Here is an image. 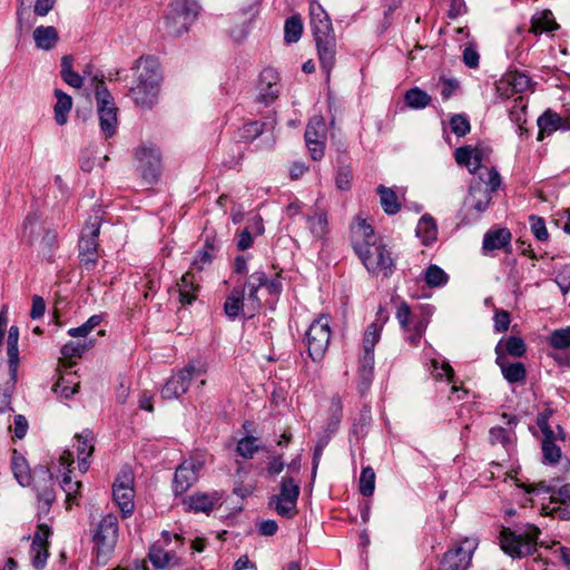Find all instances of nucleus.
<instances>
[{"label":"nucleus","instance_id":"11","mask_svg":"<svg viewBox=\"0 0 570 570\" xmlns=\"http://www.w3.org/2000/svg\"><path fill=\"white\" fill-rule=\"evenodd\" d=\"M238 287H244V292L247 289V299L253 309L256 311L262 307V302L258 297L259 288L265 287L267 293L274 297H278L283 291L281 281L277 277L268 278L264 271L254 272Z\"/></svg>","mask_w":570,"mask_h":570},{"label":"nucleus","instance_id":"21","mask_svg":"<svg viewBox=\"0 0 570 570\" xmlns=\"http://www.w3.org/2000/svg\"><path fill=\"white\" fill-rule=\"evenodd\" d=\"M223 494L218 491L213 492H195L184 498L183 503L187 505L188 511L195 513L209 514L216 507L222 504Z\"/></svg>","mask_w":570,"mask_h":570},{"label":"nucleus","instance_id":"41","mask_svg":"<svg viewBox=\"0 0 570 570\" xmlns=\"http://www.w3.org/2000/svg\"><path fill=\"white\" fill-rule=\"evenodd\" d=\"M18 381V371L9 372V377L4 382L3 391L0 392V413H4L7 411H13L11 407V397L12 393L16 390Z\"/></svg>","mask_w":570,"mask_h":570},{"label":"nucleus","instance_id":"9","mask_svg":"<svg viewBox=\"0 0 570 570\" xmlns=\"http://www.w3.org/2000/svg\"><path fill=\"white\" fill-rule=\"evenodd\" d=\"M95 96L98 106L100 130L105 138H110L116 134L118 128V109L115 106L114 98L104 81H100L96 86Z\"/></svg>","mask_w":570,"mask_h":570},{"label":"nucleus","instance_id":"40","mask_svg":"<svg viewBox=\"0 0 570 570\" xmlns=\"http://www.w3.org/2000/svg\"><path fill=\"white\" fill-rule=\"evenodd\" d=\"M303 33V21L299 14H293L285 20L284 40L286 43L297 42Z\"/></svg>","mask_w":570,"mask_h":570},{"label":"nucleus","instance_id":"19","mask_svg":"<svg viewBox=\"0 0 570 570\" xmlns=\"http://www.w3.org/2000/svg\"><path fill=\"white\" fill-rule=\"evenodd\" d=\"M279 95V75L274 68H265L258 80V95L256 100L265 106L272 105Z\"/></svg>","mask_w":570,"mask_h":570},{"label":"nucleus","instance_id":"63","mask_svg":"<svg viewBox=\"0 0 570 570\" xmlns=\"http://www.w3.org/2000/svg\"><path fill=\"white\" fill-rule=\"evenodd\" d=\"M489 441L492 445L502 444L507 446L510 442L508 431L502 426H493L489 431Z\"/></svg>","mask_w":570,"mask_h":570},{"label":"nucleus","instance_id":"53","mask_svg":"<svg viewBox=\"0 0 570 570\" xmlns=\"http://www.w3.org/2000/svg\"><path fill=\"white\" fill-rule=\"evenodd\" d=\"M256 441L257 439L255 436H245L240 439L237 443V453L244 459H252L259 449H263L257 445Z\"/></svg>","mask_w":570,"mask_h":570},{"label":"nucleus","instance_id":"49","mask_svg":"<svg viewBox=\"0 0 570 570\" xmlns=\"http://www.w3.org/2000/svg\"><path fill=\"white\" fill-rule=\"evenodd\" d=\"M358 490L363 497H371L375 490V472L371 466H364L361 471Z\"/></svg>","mask_w":570,"mask_h":570},{"label":"nucleus","instance_id":"43","mask_svg":"<svg viewBox=\"0 0 570 570\" xmlns=\"http://www.w3.org/2000/svg\"><path fill=\"white\" fill-rule=\"evenodd\" d=\"M371 421V410L367 406H364L353 421L351 434L356 439L363 438L367 433V428L370 426Z\"/></svg>","mask_w":570,"mask_h":570},{"label":"nucleus","instance_id":"51","mask_svg":"<svg viewBox=\"0 0 570 570\" xmlns=\"http://www.w3.org/2000/svg\"><path fill=\"white\" fill-rule=\"evenodd\" d=\"M544 492L551 494V502H558L563 505L570 504V483H566L558 489L540 484Z\"/></svg>","mask_w":570,"mask_h":570},{"label":"nucleus","instance_id":"30","mask_svg":"<svg viewBox=\"0 0 570 570\" xmlns=\"http://www.w3.org/2000/svg\"><path fill=\"white\" fill-rule=\"evenodd\" d=\"M373 370H374V352L373 351H363V355L360 358L358 365V376L360 384L358 389L363 393L368 389L372 379H373Z\"/></svg>","mask_w":570,"mask_h":570},{"label":"nucleus","instance_id":"8","mask_svg":"<svg viewBox=\"0 0 570 570\" xmlns=\"http://www.w3.org/2000/svg\"><path fill=\"white\" fill-rule=\"evenodd\" d=\"M330 321V316L321 315L312 322L306 331L307 352L314 362L321 361L327 351L331 338Z\"/></svg>","mask_w":570,"mask_h":570},{"label":"nucleus","instance_id":"46","mask_svg":"<svg viewBox=\"0 0 570 570\" xmlns=\"http://www.w3.org/2000/svg\"><path fill=\"white\" fill-rule=\"evenodd\" d=\"M543 463L557 464L561 459V449L556 444V434L553 438L542 439Z\"/></svg>","mask_w":570,"mask_h":570},{"label":"nucleus","instance_id":"55","mask_svg":"<svg viewBox=\"0 0 570 570\" xmlns=\"http://www.w3.org/2000/svg\"><path fill=\"white\" fill-rule=\"evenodd\" d=\"M450 127L452 132L458 137L465 136L471 129L469 118L465 115L461 114H456L451 117Z\"/></svg>","mask_w":570,"mask_h":570},{"label":"nucleus","instance_id":"6","mask_svg":"<svg viewBox=\"0 0 570 570\" xmlns=\"http://www.w3.org/2000/svg\"><path fill=\"white\" fill-rule=\"evenodd\" d=\"M204 465L205 455L196 452L176 468L171 484L175 497L183 495L198 481Z\"/></svg>","mask_w":570,"mask_h":570},{"label":"nucleus","instance_id":"35","mask_svg":"<svg viewBox=\"0 0 570 570\" xmlns=\"http://www.w3.org/2000/svg\"><path fill=\"white\" fill-rule=\"evenodd\" d=\"M57 102L55 105V120L58 125L62 126L68 120V114L72 107V99L69 95L60 89L55 90Z\"/></svg>","mask_w":570,"mask_h":570},{"label":"nucleus","instance_id":"39","mask_svg":"<svg viewBox=\"0 0 570 570\" xmlns=\"http://www.w3.org/2000/svg\"><path fill=\"white\" fill-rule=\"evenodd\" d=\"M404 102L412 109H423L432 102V97L424 90L414 87L404 95Z\"/></svg>","mask_w":570,"mask_h":570},{"label":"nucleus","instance_id":"10","mask_svg":"<svg viewBox=\"0 0 570 570\" xmlns=\"http://www.w3.org/2000/svg\"><path fill=\"white\" fill-rule=\"evenodd\" d=\"M118 518L108 513L91 530V539L97 549V554H109L114 551L118 540Z\"/></svg>","mask_w":570,"mask_h":570},{"label":"nucleus","instance_id":"7","mask_svg":"<svg viewBox=\"0 0 570 570\" xmlns=\"http://www.w3.org/2000/svg\"><path fill=\"white\" fill-rule=\"evenodd\" d=\"M101 218L96 215L86 223L78 243L79 261L86 269H92L98 261V237Z\"/></svg>","mask_w":570,"mask_h":570},{"label":"nucleus","instance_id":"47","mask_svg":"<svg viewBox=\"0 0 570 570\" xmlns=\"http://www.w3.org/2000/svg\"><path fill=\"white\" fill-rule=\"evenodd\" d=\"M502 348L508 357V355L513 357H522L527 352V346L524 341L519 336H509L507 338H502Z\"/></svg>","mask_w":570,"mask_h":570},{"label":"nucleus","instance_id":"45","mask_svg":"<svg viewBox=\"0 0 570 570\" xmlns=\"http://www.w3.org/2000/svg\"><path fill=\"white\" fill-rule=\"evenodd\" d=\"M424 281L429 287H441L449 282V276L441 267L431 264L424 272Z\"/></svg>","mask_w":570,"mask_h":570},{"label":"nucleus","instance_id":"58","mask_svg":"<svg viewBox=\"0 0 570 570\" xmlns=\"http://www.w3.org/2000/svg\"><path fill=\"white\" fill-rule=\"evenodd\" d=\"M148 558L154 567L164 569L168 566L171 557L163 548L153 546L149 550Z\"/></svg>","mask_w":570,"mask_h":570},{"label":"nucleus","instance_id":"61","mask_svg":"<svg viewBox=\"0 0 570 570\" xmlns=\"http://www.w3.org/2000/svg\"><path fill=\"white\" fill-rule=\"evenodd\" d=\"M484 157V153L480 148H473V156H472V168H469L470 173L478 174L479 179H485L484 175H487L488 167L482 165V160Z\"/></svg>","mask_w":570,"mask_h":570},{"label":"nucleus","instance_id":"26","mask_svg":"<svg viewBox=\"0 0 570 570\" xmlns=\"http://www.w3.org/2000/svg\"><path fill=\"white\" fill-rule=\"evenodd\" d=\"M244 301V287L235 286L227 295L224 303V314L228 320L234 321L243 314Z\"/></svg>","mask_w":570,"mask_h":570},{"label":"nucleus","instance_id":"12","mask_svg":"<svg viewBox=\"0 0 570 570\" xmlns=\"http://www.w3.org/2000/svg\"><path fill=\"white\" fill-rule=\"evenodd\" d=\"M112 498L122 518H129L135 510L134 473L129 468L122 469L116 478L112 485Z\"/></svg>","mask_w":570,"mask_h":570},{"label":"nucleus","instance_id":"3","mask_svg":"<svg viewBox=\"0 0 570 570\" xmlns=\"http://www.w3.org/2000/svg\"><path fill=\"white\" fill-rule=\"evenodd\" d=\"M540 534L541 530L531 523L520 528L518 532L503 527L499 537L500 546L511 558L522 559L535 552Z\"/></svg>","mask_w":570,"mask_h":570},{"label":"nucleus","instance_id":"27","mask_svg":"<svg viewBox=\"0 0 570 570\" xmlns=\"http://www.w3.org/2000/svg\"><path fill=\"white\" fill-rule=\"evenodd\" d=\"M306 224L311 234L317 239H323L328 233V217L323 209H315L307 215Z\"/></svg>","mask_w":570,"mask_h":570},{"label":"nucleus","instance_id":"16","mask_svg":"<svg viewBox=\"0 0 570 570\" xmlns=\"http://www.w3.org/2000/svg\"><path fill=\"white\" fill-rule=\"evenodd\" d=\"M135 156L144 181L148 185L156 184L161 171V158L158 148L144 146L136 151Z\"/></svg>","mask_w":570,"mask_h":570},{"label":"nucleus","instance_id":"24","mask_svg":"<svg viewBox=\"0 0 570 570\" xmlns=\"http://www.w3.org/2000/svg\"><path fill=\"white\" fill-rule=\"evenodd\" d=\"M43 474L46 475L43 485H36L39 518L49 513L50 508L56 500L52 474L49 472V470L43 471Z\"/></svg>","mask_w":570,"mask_h":570},{"label":"nucleus","instance_id":"64","mask_svg":"<svg viewBox=\"0 0 570 570\" xmlns=\"http://www.w3.org/2000/svg\"><path fill=\"white\" fill-rule=\"evenodd\" d=\"M510 83L517 92H523L531 87L532 80L524 73L515 72L511 75Z\"/></svg>","mask_w":570,"mask_h":570},{"label":"nucleus","instance_id":"33","mask_svg":"<svg viewBox=\"0 0 570 570\" xmlns=\"http://www.w3.org/2000/svg\"><path fill=\"white\" fill-rule=\"evenodd\" d=\"M11 470L14 479L22 487H28L31 483V474L27 463V460L13 450L11 458Z\"/></svg>","mask_w":570,"mask_h":570},{"label":"nucleus","instance_id":"52","mask_svg":"<svg viewBox=\"0 0 570 570\" xmlns=\"http://www.w3.org/2000/svg\"><path fill=\"white\" fill-rule=\"evenodd\" d=\"M102 321L101 315L90 316L82 325L68 330V335L72 337H86Z\"/></svg>","mask_w":570,"mask_h":570},{"label":"nucleus","instance_id":"56","mask_svg":"<svg viewBox=\"0 0 570 570\" xmlns=\"http://www.w3.org/2000/svg\"><path fill=\"white\" fill-rule=\"evenodd\" d=\"M265 122L255 120L244 124L240 128V138L245 141H253L263 132Z\"/></svg>","mask_w":570,"mask_h":570},{"label":"nucleus","instance_id":"14","mask_svg":"<svg viewBox=\"0 0 570 570\" xmlns=\"http://www.w3.org/2000/svg\"><path fill=\"white\" fill-rule=\"evenodd\" d=\"M475 548V542L469 539L463 540L459 546L443 553L436 570H468Z\"/></svg>","mask_w":570,"mask_h":570},{"label":"nucleus","instance_id":"34","mask_svg":"<svg viewBox=\"0 0 570 570\" xmlns=\"http://www.w3.org/2000/svg\"><path fill=\"white\" fill-rule=\"evenodd\" d=\"M415 233L424 245L433 243L438 235L436 224L433 217L428 214L423 215L417 223Z\"/></svg>","mask_w":570,"mask_h":570},{"label":"nucleus","instance_id":"1","mask_svg":"<svg viewBox=\"0 0 570 570\" xmlns=\"http://www.w3.org/2000/svg\"><path fill=\"white\" fill-rule=\"evenodd\" d=\"M309 24L316 43L318 60L322 70L330 80L331 71L336 61V38L334 35L332 21L327 12L320 3L309 4Z\"/></svg>","mask_w":570,"mask_h":570},{"label":"nucleus","instance_id":"29","mask_svg":"<svg viewBox=\"0 0 570 570\" xmlns=\"http://www.w3.org/2000/svg\"><path fill=\"white\" fill-rule=\"evenodd\" d=\"M19 327L12 325L9 328L7 337V356H8V371L14 372L19 370L20 357H19Z\"/></svg>","mask_w":570,"mask_h":570},{"label":"nucleus","instance_id":"32","mask_svg":"<svg viewBox=\"0 0 570 570\" xmlns=\"http://www.w3.org/2000/svg\"><path fill=\"white\" fill-rule=\"evenodd\" d=\"M559 28L554 17L550 10H543L531 19L530 31L534 35H542L543 32H551Z\"/></svg>","mask_w":570,"mask_h":570},{"label":"nucleus","instance_id":"54","mask_svg":"<svg viewBox=\"0 0 570 570\" xmlns=\"http://www.w3.org/2000/svg\"><path fill=\"white\" fill-rule=\"evenodd\" d=\"M383 325H379L376 322L371 323L364 333L363 338V351H373L375 344L379 342Z\"/></svg>","mask_w":570,"mask_h":570},{"label":"nucleus","instance_id":"38","mask_svg":"<svg viewBox=\"0 0 570 570\" xmlns=\"http://www.w3.org/2000/svg\"><path fill=\"white\" fill-rule=\"evenodd\" d=\"M327 137V127L325 119L320 116H313L306 126L304 138L305 140H314V139H321L326 140Z\"/></svg>","mask_w":570,"mask_h":570},{"label":"nucleus","instance_id":"15","mask_svg":"<svg viewBox=\"0 0 570 570\" xmlns=\"http://www.w3.org/2000/svg\"><path fill=\"white\" fill-rule=\"evenodd\" d=\"M205 371L202 367H196L191 364L186 365L175 375L167 380L161 389V396L166 400L178 399L185 394L190 385L194 375H203Z\"/></svg>","mask_w":570,"mask_h":570},{"label":"nucleus","instance_id":"4","mask_svg":"<svg viewBox=\"0 0 570 570\" xmlns=\"http://www.w3.org/2000/svg\"><path fill=\"white\" fill-rule=\"evenodd\" d=\"M199 13L196 0H173L165 17V30L170 37H180L187 32Z\"/></svg>","mask_w":570,"mask_h":570},{"label":"nucleus","instance_id":"25","mask_svg":"<svg viewBox=\"0 0 570 570\" xmlns=\"http://www.w3.org/2000/svg\"><path fill=\"white\" fill-rule=\"evenodd\" d=\"M539 128L538 140H542L544 136L564 127L563 118L551 109H547L537 120Z\"/></svg>","mask_w":570,"mask_h":570},{"label":"nucleus","instance_id":"50","mask_svg":"<svg viewBox=\"0 0 570 570\" xmlns=\"http://www.w3.org/2000/svg\"><path fill=\"white\" fill-rule=\"evenodd\" d=\"M94 345L92 341L89 342H68L61 347V354L65 358L81 357V355L91 348Z\"/></svg>","mask_w":570,"mask_h":570},{"label":"nucleus","instance_id":"5","mask_svg":"<svg viewBox=\"0 0 570 570\" xmlns=\"http://www.w3.org/2000/svg\"><path fill=\"white\" fill-rule=\"evenodd\" d=\"M487 179H479L470 186L466 204L478 213H484L501 185V176L494 167L487 169Z\"/></svg>","mask_w":570,"mask_h":570},{"label":"nucleus","instance_id":"17","mask_svg":"<svg viewBox=\"0 0 570 570\" xmlns=\"http://www.w3.org/2000/svg\"><path fill=\"white\" fill-rule=\"evenodd\" d=\"M52 534L51 528L46 523H39L33 533L30 546V559L36 570H43L49 557V538Z\"/></svg>","mask_w":570,"mask_h":570},{"label":"nucleus","instance_id":"36","mask_svg":"<svg viewBox=\"0 0 570 570\" xmlns=\"http://www.w3.org/2000/svg\"><path fill=\"white\" fill-rule=\"evenodd\" d=\"M380 196V204L387 215H395L401 209L396 193L389 187L380 185L376 189Z\"/></svg>","mask_w":570,"mask_h":570},{"label":"nucleus","instance_id":"31","mask_svg":"<svg viewBox=\"0 0 570 570\" xmlns=\"http://www.w3.org/2000/svg\"><path fill=\"white\" fill-rule=\"evenodd\" d=\"M33 40L38 48L42 50H50L57 45L59 35L57 29L52 26H40L33 31Z\"/></svg>","mask_w":570,"mask_h":570},{"label":"nucleus","instance_id":"23","mask_svg":"<svg viewBox=\"0 0 570 570\" xmlns=\"http://www.w3.org/2000/svg\"><path fill=\"white\" fill-rule=\"evenodd\" d=\"M512 234L505 228L489 229L482 242V250L488 254L493 250L503 249L509 252L511 249Z\"/></svg>","mask_w":570,"mask_h":570},{"label":"nucleus","instance_id":"13","mask_svg":"<svg viewBox=\"0 0 570 570\" xmlns=\"http://www.w3.org/2000/svg\"><path fill=\"white\" fill-rule=\"evenodd\" d=\"M357 257L371 274H382L384 277H390L394 273V259L390 250L381 242L374 244L372 249H366L365 255H357Z\"/></svg>","mask_w":570,"mask_h":570},{"label":"nucleus","instance_id":"44","mask_svg":"<svg viewBox=\"0 0 570 570\" xmlns=\"http://www.w3.org/2000/svg\"><path fill=\"white\" fill-rule=\"evenodd\" d=\"M268 505L273 508L278 515L293 519L297 514V501H293L288 503L283 498L271 497L268 501Z\"/></svg>","mask_w":570,"mask_h":570},{"label":"nucleus","instance_id":"22","mask_svg":"<svg viewBox=\"0 0 570 570\" xmlns=\"http://www.w3.org/2000/svg\"><path fill=\"white\" fill-rule=\"evenodd\" d=\"M95 435L89 429L83 430L81 433L75 435V448L78 458V468L82 473H86L90 465V456L95 451Z\"/></svg>","mask_w":570,"mask_h":570},{"label":"nucleus","instance_id":"42","mask_svg":"<svg viewBox=\"0 0 570 570\" xmlns=\"http://www.w3.org/2000/svg\"><path fill=\"white\" fill-rule=\"evenodd\" d=\"M299 484L292 476H283L281 480L279 493L273 497L283 498L288 503L297 501L299 497Z\"/></svg>","mask_w":570,"mask_h":570},{"label":"nucleus","instance_id":"60","mask_svg":"<svg viewBox=\"0 0 570 570\" xmlns=\"http://www.w3.org/2000/svg\"><path fill=\"white\" fill-rule=\"evenodd\" d=\"M81 485L80 481H72L69 473L63 475L61 488L66 492L68 502L75 501Z\"/></svg>","mask_w":570,"mask_h":570},{"label":"nucleus","instance_id":"20","mask_svg":"<svg viewBox=\"0 0 570 570\" xmlns=\"http://www.w3.org/2000/svg\"><path fill=\"white\" fill-rule=\"evenodd\" d=\"M502 342L503 340H500L495 346V364L500 367L502 376L510 384L524 382L527 377L524 364L521 362H510L503 352Z\"/></svg>","mask_w":570,"mask_h":570},{"label":"nucleus","instance_id":"48","mask_svg":"<svg viewBox=\"0 0 570 570\" xmlns=\"http://www.w3.org/2000/svg\"><path fill=\"white\" fill-rule=\"evenodd\" d=\"M331 411V417L325 430L326 435L330 436L337 432L343 416L342 401L338 396L332 399Z\"/></svg>","mask_w":570,"mask_h":570},{"label":"nucleus","instance_id":"62","mask_svg":"<svg viewBox=\"0 0 570 570\" xmlns=\"http://www.w3.org/2000/svg\"><path fill=\"white\" fill-rule=\"evenodd\" d=\"M352 179L353 174L351 168L347 166L340 167L335 178L336 187L341 190H348L351 188Z\"/></svg>","mask_w":570,"mask_h":570},{"label":"nucleus","instance_id":"57","mask_svg":"<svg viewBox=\"0 0 570 570\" xmlns=\"http://www.w3.org/2000/svg\"><path fill=\"white\" fill-rule=\"evenodd\" d=\"M550 345L557 350H567L570 346V326L553 331Z\"/></svg>","mask_w":570,"mask_h":570},{"label":"nucleus","instance_id":"37","mask_svg":"<svg viewBox=\"0 0 570 570\" xmlns=\"http://www.w3.org/2000/svg\"><path fill=\"white\" fill-rule=\"evenodd\" d=\"M72 62H73L72 56H70V55L63 56L61 58V71H60V73H61L62 80L67 85L73 87V88L79 89L83 85V79H82V77L78 72L73 71Z\"/></svg>","mask_w":570,"mask_h":570},{"label":"nucleus","instance_id":"2","mask_svg":"<svg viewBox=\"0 0 570 570\" xmlns=\"http://www.w3.org/2000/svg\"><path fill=\"white\" fill-rule=\"evenodd\" d=\"M131 69L136 70V81L129 96L137 106L150 109L158 101L163 79L159 62L151 56L140 57Z\"/></svg>","mask_w":570,"mask_h":570},{"label":"nucleus","instance_id":"28","mask_svg":"<svg viewBox=\"0 0 570 570\" xmlns=\"http://www.w3.org/2000/svg\"><path fill=\"white\" fill-rule=\"evenodd\" d=\"M179 301L181 304L190 305L197 298L198 284L196 283V276L193 272H186L179 283Z\"/></svg>","mask_w":570,"mask_h":570},{"label":"nucleus","instance_id":"18","mask_svg":"<svg viewBox=\"0 0 570 570\" xmlns=\"http://www.w3.org/2000/svg\"><path fill=\"white\" fill-rule=\"evenodd\" d=\"M352 246L356 255H365L366 249H372L377 244L374 228L362 217H356L351 226Z\"/></svg>","mask_w":570,"mask_h":570},{"label":"nucleus","instance_id":"59","mask_svg":"<svg viewBox=\"0 0 570 570\" xmlns=\"http://www.w3.org/2000/svg\"><path fill=\"white\" fill-rule=\"evenodd\" d=\"M531 232L538 240L544 242L549 238V233L546 226V222L542 217L537 215L530 216Z\"/></svg>","mask_w":570,"mask_h":570}]
</instances>
